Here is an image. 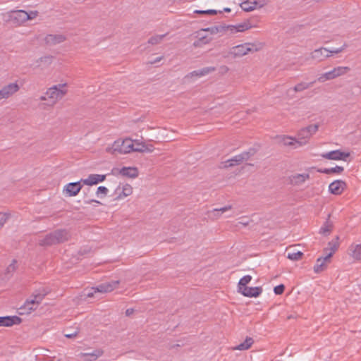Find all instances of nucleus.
Segmentation results:
<instances>
[{"mask_svg": "<svg viewBox=\"0 0 361 361\" xmlns=\"http://www.w3.org/2000/svg\"><path fill=\"white\" fill-rule=\"evenodd\" d=\"M66 86V83H62L48 88L44 94L39 97V100L47 102L44 105L53 107L67 94Z\"/></svg>", "mask_w": 361, "mask_h": 361, "instance_id": "obj_1", "label": "nucleus"}, {"mask_svg": "<svg viewBox=\"0 0 361 361\" xmlns=\"http://www.w3.org/2000/svg\"><path fill=\"white\" fill-rule=\"evenodd\" d=\"M145 149L134 148L133 141L130 138L114 141L111 148L107 149L111 153L128 154L132 152H143Z\"/></svg>", "mask_w": 361, "mask_h": 361, "instance_id": "obj_2", "label": "nucleus"}, {"mask_svg": "<svg viewBox=\"0 0 361 361\" xmlns=\"http://www.w3.org/2000/svg\"><path fill=\"white\" fill-rule=\"evenodd\" d=\"M261 49L262 44L260 43H245L232 47L230 54L234 57H242L249 52L257 51Z\"/></svg>", "mask_w": 361, "mask_h": 361, "instance_id": "obj_3", "label": "nucleus"}, {"mask_svg": "<svg viewBox=\"0 0 361 361\" xmlns=\"http://www.w3.org/2000/svg\"><path fill=\"white\" fill-rule=\"evenodd\" d=\"M319 129L318 124H313L301 128L297 133L298 146L302 147L307 145L312 136L315 134Z\"/></svg>", "mask_w": 361, "mask_h": 361, "instance_id": "obj_4", "label": "nucleus"}, {"mask_svg": "<svg viewBox=\"0 0 361 361\" xmlns=\"http://www.w3.org/2000/svg\"><path fill=\"white\" fill-rule=\"evenodd\" d=\"M350 68L348 66H337L334 67L332 70L321 74L317 80L319 82H324L327 80H334L338 77L345 75Z\"/></svg>", "mask_w": 361, "mask_h": 361, "instance_id": "obj_5", "label": "nucleus"}, {"mask_svg": "<svg viewBox=\"0 0 361 361\" xmlns=\"http://www.w3.org/2000/svg\"><path fill=\"white\" fill-rule=\"evenodd\" d=\"M253 154H254L253 150H250L248 152H243V153L235 155L233 158L227 160L225 162L224 167L227 168V167L239 165L243 161L247 160Z\"/></svg>", "mask_w": 361, "mask_h": 361, "instance_id": "obj_6", "label": "nucleus"}, {"mask_svg": "<svg viewBox=\"0 0 361 361\" xmlns=\"http://www.w3.org/2000/svg\"><path fill=\"white\" fill-rule=\"evenodd\" d=\"M20 86L17 82L9 83L0 90V100L8 99L18 92Z\"/></svg>", "mask_w": 361, "mask_h": 361, "instance_id": "obj_7", "label": "nucleus"}, {"mask_svg": "<svg viewBox=\"0 0 361 361\" xmlns=\"http://www.w3.org/2000/svg\"><path fill=\"white\" fill-rule=\"evenodd\" d=\"M115 200H122L133 193V188L130 184L119 185L114 190Z\"/></svg>", "mask_w": 361, "mask_h": 361, "instance_id": "obj_8", "label": "nucleus"}, {"mask_svg": "<svg viewBox=\"0 0 361 361\" xmlns=\"http://www.w3.org/2000/svg\"><path fill=\"white\" fill-rule=\"evenodd\" d=\"M322 158L330 160H343L346 161L350 157L349 152H341V150H333L321 154Z\"/></svg>", "mask_w": 361, "mask_h": 361, "instance_id": "obj_9", "label": "nucleus"}, {"mask_svg": "<svg viewBox=\"0 0 361 361\" xmlns=\"http://www.w3.org/2000/svg\"><path fill=\"white\" fill-rule=\"evenodd\" d=\"M119 283L118 281H112L109 282H105L103 283L96 287H92V290H93L94 293H109L114 290L116 288H117L118 285Z\"/></svg>", "mask_w": 361, "mask_h": 361, "instance_id": "obj_10", "label": "nucleus"}, {"mask_svg": "<svg viewBox=\"0 0 361 361\" xmlns=\"http://www.w3.org/2000/svg\"><path fill=\"white\" fill-rule=\"evenodd\" d=\"M310 178L309 173H294L289 176V183L294 186H299Z\"/></svg>", "mask_w": 361, "mask_h": 361, "instance_id": "obj_11", "label": "nucleus"}, {"mask_svg": "<svg viewBox=\"0 0 361 361\" xmlns=\"http://www.w3.org/2000/svg\"><path fill=\"white\" fill-rule=\"evenodd\" d=\"M331 262L330 255L319 257L314 266V271L317 274L324 271Z\"/></svg>", "mask_w": 361, "mask_h": 361, "instance_id": "obj_12", "label": "nucleus"}, {"mask_svg": "<svg viewBox=\"0 0 361 361\" xmlns=\"http://www.w3.org/2000/svg\"><path fill=\"white\" fill-rule=\"evenodd\" d=\"M243 295L249 298H257L262 293V287H248L245 286L238 290Z\"/></svg>", "mask_w": 361, "mask_h": 361, "instance_id": "obj_13", "label": "nucleus"}, {"mask_svg": "<svg viewBox=\"0 0 361 361\" xmlns=\"http://www.w3.org/2000/svg\"><path fill=\"white\" fill-rule=\"evenodd\" d=\"M346 183L343 180H336L329 184V190L331 194L338 195L343 192Z\"/></svg>", "mask_w": 361, "mask_h": 361, "instance_id": "obj_14", "label": "nucleus"}, {"mask_svg": "<svg viewBox=\"0 0 361 361\" xmlns=\"http://www.w3.org/2000/svg\"><path fill=\"white\" fill-rule=\"evenodd\" d=\"M10 17L13 22L18 25L27 21V12L23 10L12 11Z\"/></svg>", "mask_w": 361, "mask_h": 361, "instance_id": "obj_15", "label": "nucleus"}, {"mask_svg": "<svg viewBox=\"0 0 361 361\" xmlns=\"http://www.w3.org/2000/svg\"><path fill=\"white\" fill-rule=\"evenodd\" d=\"M329 57L330 54H328V49L325 47L317 49L310 54V58L319 62L323 61L325 59Z\"/></svg>", "mask_w": 361, "mask_h": 361, "instance_id": "obj_16", "label": "nucleus"}, {"mask_svg": "<svg viewBox=\"0 0 361 361\" xmlns=\"http://www.w3.org/2000/svg\"><path fill=\"white\" fill-rule=\"evenodd\" d=\"M37 308V306L36 305V303L33 302V300H31L30 298L27 299L25 303L19 307L18 309V313L20 315L23 314H29L32 312L36 310Z\"/></svg>", "mask_w": 361, "mask_h": 361, "instance_id": "obj_17", "label": "nucleus"}, {"mask_svg": "<svg viewBox=\"0 0 361 361\" xmlns=\"http://www.w3.org/2000/svg\"><path fill=\"white\" fill-rule=\"evenodd\" d=\"M252 27L253 25H252L250 20H246L243 23H240L235 25L226 26L227 29H228L232 33H235L238 32H244L252 28Z\"/></svg>", "mask_w": 361, "mask_h": 361, "instance_id": "obj_18", "label": "nucleus"}, {"mask_svg": "<svg viewBox=\"0 0 361 361\" xmlns=\"http://www.w3.org/2000/svg\"><path fill=\"white\" fill-rule=\"evenodd\" d=\"M22 319L18 316L0 317V326H11L14 324H19Z\"/></svg>", "mask_w": 361, "mask_h": 361, "instance_id": "obj_19", "label": "nucleus"}, {"mask_svg": "<svg viewBox=\"0 0 361 361\" xmlns=\"http://www.w3.org/2000/svg\"><path fill=\"white\" fill-rule=\"evenodd\" d=\"M339 237L337 235L332 240L329 242L328 247L324 249L325 255H330V258L339 247Z\"/></svg>", "mask_w": 361, "mask_h": 361, "instance_id": "obj_20", "label": "nucleus"}, {"mask_svg": "<svg viewBox=\"0 0 361 361\" xmlns=\"http://www.w3.org/2000/svg\"><path fill=\"white\" fill-rule=\"evenodd\" d=\"M55 242L56 244L63 243L70 238V234L68 231L65 229H59L53 231Z\"/></svg>", "mask_w": 361, "mask_h": 361, "instance_id": "obj_21", "label": "nucleus"}, {"mask_svg": "<svg viewBox=\"0 0 361 361\" xmlns=\"http://www.w3.org/2000/svg\"><path fill=\"white\" fill-rule=\"evenodd\" d=\"M82 189V186L80 185V182H75L67 184L65 187L64 191H66L69 196H75Z\"/></svg>", "mask_w": 361, "mask_h": 361, "instance_id": "obj_22", "label": "nucleus"}, {"mask_svg": "<svg viewBox=\"0 0 361 361\" xmlns=\"http://www.w3.org/2000/svg\"><path fill=\"white\" fill-rule=\"evenodd\" d=\"M119 174L124 177L135 178L138 176L139 172L137 167H122L119 170Z\"/></svg>", "mask_w": 361, "mask_h": 361, "instance_id": "obj_23", "label": "nucleus"}, {"mask_svg": "<svg viewBox=\"0 0 361 361\" xmlns=\"http://www.w3.org/2000/svg\"><path fill=\"white\" fill-rule=\"evenodd\" d=\"M66 40L63 35H48L45 37L44 41L47 45H56Z\"/></svg>", "mask_w": 361, "mask_h": 361, "instance_id": "obj_24", "label": "nucleus"}, {"mask_svg": "<svg viewBox=\"0 0 361 361\" xmlns=\"http://www.w3.org/2000/svg\"><path fill=\"white\" fill-rule=\"evenodd\" d=\"M48 293L49 292L44 288L38 290L32 295V296L30 297V300H33V302H35V303H36V305L38 307V305L41 303V302L43 300L44 297L48 294Z\"/></svg>", "mask_w": 361, "mask_h": 361, "instance_id": "obj_25", "label": "nucleus"}, {"mask_svg": "<svg viewBox=\"0 0 361 361\" xmlns=\"http://www.w3.org/2000/svg\"><path fill=\"white\" fill-rule=\"evenodd\" d=\"M212 41L211 37L207 35H202L200 32L197 35V39L193 42V47L195 48L203 47L204 45L209 44Z\"/></svg>", "mask_w": 361, "mask_h": 361, "instance_id": "obj_26", "label": "nucleus"}, {"mask_svg": "<svg viewBox=\"0 0 361 361\" xmlns=\"http://www.w3.org/2000/svg\"><path fill=\"white\" fill-rule=\"evenodd\" d=\"M281 142L286 146L292 147L294 149L300 147L298 146V141L296 137L288 135H282L279 137Z\"/></svg>", "mask_w": 361, "mask_h": 361, "instance_id": "obj_27", "label": "nucleus"}, {"mask_svg": "<svg viewBox=\"0 0 361 361\" xmlns=\"http://www.w3.org/2000/svg\"><path fill=\"white\" fill-rule=\"evenodd\" d=\"M215 71H216L215 67H213V66L204 67L202 69L194 71L190 73L189 75L191 77H193V76L202 77V76L208 75Z\"/></svg>", "mask_w": 361, "mask_h": 361, "instance_id": "obj_28", "label": "nucleus"}, {"mask_svg": "<svg viewBox=\"0 0 361 361\" xmlns=\"http://www.w3.org/2000/svg\"><path fill=\"white\" fill-rule=\"evenodd\" d=\"M231 205H227L220 209H214L208 212L209 217L211 219H216L219 218L221 214L231 209Z\"/></svg>", "mask_w": 361, "mask_h": 361, "instance_id": "obj_29", "label": "nucleus"}, {"mask_svg": "<svg viewBox=\"0 0 361 361\" xmlns=\"http://www.w3.org/2000/svg\"><path fill=\"white\" fill-rule=\"evenodd\" d=\"M39 245L40 246H51L56 245L53 232L47 234L43 239L40 240Z\"/></svg>", "mask_w": 361, "mask_h": 361, "instance_id": "obj_30", "label": "nucleus"}, {"mask_svg": "<svg viewBox=\"0 0 361 361\" xmlns=\"http://www.w3.org/2000/svg\"><path fill=\"white\" fill-rule=\"evenodd\" d=\"M350 256L357 261L361 260V244L352 245L350 248Z\"/></svg>", "mask_w": 361, "mask_h": 361, "instance_id": "obj_31", "label": "nucleus"}, {"mask_svg": "<svg viewBox=\"0 0 361 361\" xmlns=\"http://www.w3.org/2000/svg\"><path fill=\"white\" fill-rule=\"evenodd\" d=\"M254 343V340L251 337H247L245 340L233 348L234 350H248Z\"/></svg>", "mask_w": 361, "mask_h": 361, "instance_id": "obj_32", "label": "nucleus"}, {"mask_svg": "<svg viewBox=\"0 0 361 361\" xmlns=\"http://www.w3.org/2000/svg\"><path fill=\"white\" fill-rule=\"evenodd\" d=\"M258 3L255 0H247L240 4L241 8L245 11H252L257 8Z\"/></svg>", "mask_w": 361, "mask_h": 361, "instance_id": "obj_33", "label": "nucleus"}, {"mask_svg": "<svg viewBox=\"0 0 361 361\" xmlns=\"http://www.w3.org/2000/svg\"><path fill=\"white\" fill-rule=\"evenodd\" d=\"M344 171V168L343 166H336L333 168H324V169H319L317 170L318 172L325 174H330V173H341Z\"/></svg>", "mask_w": 361, "mask_h": 361, "instance_id": "obj_34", "label": "nucleus"}, {"mask_svg": "<svg viewBox=\"0 0 361 361\" xmlns=\"http://www.w3.org/2000/svg\"><path fill=\"white\" fill-rule=\"evenodd\" d=\"M314 83V82H311L309 83L302 82H300V83H298L297 85H295L294 86V87L293 88V90L295 92H302L305 90H307L310 87H312Z\"/></svg>", "mask_w": 361, "mask_h": 361, "instance_id": "obj_35", "label": "nucleus"}, {"mask_svg": "<svg viewBox=\"0 0 361 361\" xmlns=\"http://www.w3.org/2000/svg\"><path fill=\"white\" fill-rule=\"evenodd\" d=\"M333 228L332 223L328 219L325 221L324 225L321 227L319 233L324 235H329Z\"/></svg>", "mask_w": 361, "mask_h": 361, "instance_id": "obj_36", "label": "nucleus"}, {"mask_svg": "<svg viewBox=\"0 0 361 361\" xmlns=\"http://www.w3.org/2000/svg\"><path fill=\"white\" fill-rule=\"evenodd\" d=\"M166 35V34L152 36L148 39V43L152 45L158 44L162 42Z\"/></svg>", "mask_w": 361, "mask_h": 361, "instance_id": "obj_37", "label": "nucleus"}, {"mask_svg": "<svg viewBox=\"0 0 361 361\" xmlns=\"http://www.w3.org/2000/svg\"><path fill=\"white\" fill-rule=\"evenodd\" d=\"M227 29L226 26H214L211 27H207L202 30L204 32H210L211 34L214 35L218 32H223Z\"/></svg>", "mask_w": 361, "mask_h": 361, "instance_id": "obj_38", "label": "nucleus"}, {"mask_svg": "<svg viewBox=\"0 0 361 361\" xmlns=\"http://www.w3.org/2000/svg\"><path fill=\"white\" fill-rule=\"evenodd\" d=\"M303 253L300 251H293L288 252L287 258L292 261H298L302 259Z\"/></svg>", "mask_w": 361, "mask_h": 361, "instance_id": "obj_39", "label": "nucleus"}, {"mask_svg": "<svg viewBox=\"0 0 361 361\" xmlns=\"http://www.w3.org/2000/svg\"><path fill=\"white\" fill-rule=\"evenodd\" d=\"M109 192V190L107 188L104 186H99L97 188L95 195L97 198L102 199L105 197Z\"/></svg>", "mask_w": 361, "mask_h": 361, "instance_id": "obj_40", "label": "nucleus"}, {"mask_svg": "<svg viewBox=\"0 0 361 361\" xmlns=\"http://www.w3.org/2000/svg\"><path fill=\"white\" fill-rule=\"evenodd\" d=\"M252 280V276L250 275H245L243 278H241L238 284V290H240L241 288L247 286V284L250 282Z\"/></svg>", "mask_w": 361, "mask_h": 361, "instance_id": "obj_41", "label": "nucleus"}, {"mask_svg": "<svg viewBox=\"0 0 361 361\" xmlns=\"http://www.w3.org/2000/svg\"><path fill=\"white\" fill-rule=\"evenodd\" d=\"M106 175L92 174V185L104 181Z\"/></svg>", "mask_w": 361, "mask_h": 361, "instance_id": "obj_42", "label": "nucleus"}, {"mask_svg": "<svg viewBox=\"0 0 361 361\" xmlns=\"http://www.w3.org/2000/svg\"><path fill=\"white\" fill-rule=\"evenodd\" d=\"M195 13L197 14H209V15H216L217 13H221V11H217L215 9H208V10H195L194 11Z\"/></svg>", "mask_w": 361, "mask_h": 361, "instance_id": "obj_43", "label": "nucleus"}, {"mask_svg": "<svg viewBox=\"0 0 361 361\" xmlns=\"http://www.w3.org/2000/svg\"><path fill=\"white\" fill-rule=\"evenodd\" d=\"M347 47H348V44L346 43H344L339 48L331 49V50L328 49V54H330V57H331L333 54H339V53L343 51L347 48Z\"/></svg>", "mask_w": 361, "mask_h": 361, "instance_id": "obj_44", "label": "nucleus"}, {"mask_svg": "<svg viewBox=\"0 0 361 361\" xmlns=\"http://www.w3.org/2000/svg\"><path fill=\"white\" fill-rule=\"evenodd\" d=\"M77 356L79 361H90V353H80Z\"/></svg>", "mask_w": 361, "mask_h": 361, "instance_id": "obj_45", "label": "nucleus"}, {"mask_svg": "<svg viewBox=\"0 0 361 361\" xmlns=\"http://www.w3.org/2000/svg\"><path fill=\"white\" fill-rule=\"evenodd\" d=\"M284 290H285L284 285L280 284V285L274 287V292L276 295H281L283 293Z\"/></svg>", "mask_w": 361, "mask_h": 361, "instance_id": "obj_46", "label": "nucleus"}, {"mask_svg": "<svg viewBox=\"0 0 361 361\" xmlns=\"http://www.w3.org/2000/svg\"><path fill=\"white\" fill-rule=\"evenodd\" d=\"M103 355V350L102 349H97L92 352V360H96Z\"/></svg>", "mask_w": 361, "mask_h": 361, "instance_id": "obj_47", "label": "nucleus"}, {"mask_svg": "<svg viewBox=\"0 0 361 361\" xmlns=\"http://www.w3.org/2000/svg\"><path fill=\"white\" fill-rule=\"evenodd\" d=\"M37 16L38 11H31L30 12H27V20L35 19Z\"/></svg>", "mask_w": 361, "mask_h": 361, "instance_id": "obj_48", "label": "nucleus"}, {"mask_svg": "<svg viewBox=\"0 0 361 361\" xmlns=\"http://www.w3.org/2000/svg\"><path fill=\"white\" fill-rule=\"evenodd\" d=\"M8 218V216L6 214H0V228H1L4 226Z\"/></svg>", "mask_w": 361, "mask_h": 361, "instance_id": "obj_49", "label": "nucleus"}, {"mask_svg": "<svg viewBox=\"0 0 361 361\" xmlns=\"http://www.w3.org/2000/svg\"><path fill=\"white\" fill-rule=\"evenodd\" d=\"M16 262V260H13V263H11L6 269V272L7 273H12L13 271H15L16 267V265H15V263Z\"/></svg>", "mask_w": 361, "mask_h": 361, "instance_id": "obj_50", "label": "nucleus"}, {"mask_svg": "<svg viewBox=\"0 0 361 361\" xmlns=\"http://www.w3.org/2000/svg\"><path fill=\"white\" fill-rule=\"evenodd\" d=\"M134 143V148H141V149H145V145L142 142H140L138 141H135Z\"/></svg>", "mask_w": 361, "mask_h": 361, "instance_id": "obj_51", "label": "nucleus"}, {"mask_svg": "<svg viewBox=\"0 0 361 361\" xmlns=\"http://www.w3.org/2000/svg\"><path fill=\"white\" fill-rule=\"evenodd\" d=\"M80 182V183H83L84 184H85L87 185H90V176H88V178L86 179H84V180L82 179Z\"/></svg>", "mask_w": 361, "mask_h": 361, "instance_id": "obj_52", "label": "nucleus"}, {"mask_svg": "<svg viewBox=\"0 0 361 361\" xmlns=\"http://www.w3.org/2000/svg\"><path fill=\"white\" fill-rule=\"evenodd\" d=\"M133 312H134V310L132 308L127 309L126 311V316H130V314H132L133 313Z\"/></svg>", "mask_w": 361, "mask_h": 361, "instance_id": "obj_53", "label": "nucleus"}, {"mask_svg": "<svg viewBox=\"0 0 361 361\" xmlns=\"http://www.w3.org/2000/svg\"><path fill=\"white\" fill-rule=\"evenodd\" d=\"M152 152L153 151V146L152 145H150L149 147H147L145 145V150L144 152Z\"/></svg>", "mask_w": 361, "mask_h": 361, "instance_id": "obj_54", "label": "nucleus"}, {"mask_svg": "<svg viewBox=\"0 0 361 361\" xmlns=\"http://www.w3.org/2000/svg\"><path fill=\"white\" fill-rule=\"evenodd\" d=\"M75 336H76V333L72 334H65V336L66 338H73V337H74Z\"/></svg>", "mask_w": 361, "mask_h": 361, "instance_id": "obj_55", "label": "nucleus"}, {"mask_svg": "<svg viewBox=\"0 0 361 361\" xmlns=\"http://www.w3.org/2000/svg\"><path fill=\"white\" fill-rule=\"evenodd\" d=\"M238 224H241V225H243L244 226H247L249 224V222L248 221H239Z\"/></svg>", "mask_w": 361, "mask_h": 361, "instance_id": "obj_56", "label": "nucleus"}, {"mask_svg": "<svg viewBox=\"0 0 361 361\" xmlns=\"http://www.w3.org/2000/svg\"><path fill=\"white\" fill-rule=\"evenodd\" d=\"M161 59V57H158L154 61L151 62V63L153 64V63H157V62L160 61Z\"/></svg>", "mask_w": 361, "mask_h": 361, "instance_id": "obj_57", "label": "nucleus"}, {"mask_svg": "<svg viewBox=\"0 0 361 361\" xmlns=\"http://www.w3.org/2000/svg\"><path fill=\"white\" fill-rule=\"evenodd\" d=\"M231 8H224L223 9V11H222V12H224H224H226V13H229V12H231Z\"/></svg>", "mask_w": 361, "mask_h": 361, "instance_id": "obj_58", "label": "nucleus"}, {"mask_svg": "<svg viewBox=\"0 0 361 361\" xmlns=\"http://www.w3.org/2000/svg\"><path fill=\"white\" fill-rule=\"evenodd\" d=\"M91 202H96L99 203V202H98V201H94V200H91Z\"/></svg>", "mask_w": 361, "mask_h": 361, "instance_id": "obj_59", "label": "nucleus"}]
</instances>
